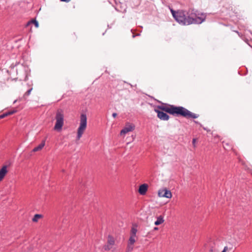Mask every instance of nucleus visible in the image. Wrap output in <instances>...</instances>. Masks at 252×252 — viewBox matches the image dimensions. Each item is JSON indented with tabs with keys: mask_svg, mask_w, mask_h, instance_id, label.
<instances>
[{
	"mask_svg": "<svg viewBox=\"0 0 252 252\" xmlns=\"http://www.w3.org/2000/svg\"><path fill=\"white\" fill-rule=\"evenodd\" d=\"M171 13L175 19L180 24L183 25H188L191 24H201L204 19L205 17L202 15L201 17H197L196 15L191 14L187 17L186 13L183 11L175 12L172 9Z\"/></svg>",
	"mask_w": 252,
	"mask_h": 252,
	"instance_id": "1",
	"label": "nucleus"
},
{
	"mask_svg": "<svg viewBox=\"0 0 252 252\" xmlns=\"http://www.w3.org/2000/svg\"><path fill=\"white\" fill-rule=\"evenodd\" d=\"M166 112L171 114L180 115L187 118H196L198 116L193 114L183 107H176L171 106L163 109Z\"/></svg>",
	"mask_w": 252,
	"mask_h": 252,
	"instance_id": "2",
	"label": "nucleus"
},
{
	"mask_svg": "<svg viewBox=\"0 0 252 252\" xmlns=\"http://www.w3.org/2000/svg\"><path fill=\"white\" fill-rule=\"evenodd\" d=\"M87 116L85 114H81L80 116V120L79 123V126L77 131V139L79 140L82 136L87 128Z\"/></svg>",
	"mask_w": 252,
	"mask_h": 252,
	"instance_id": "3",
	"label": "nucleus"
},
{
	"mask_svg": "<svg viewBox=\"0 0 252 252\" xmlns=\"http://www.w3.org/2000/svg\"><path fill=\"white\" fill-rule=\"evenodd\" d=\"M63 114L62 111H58L56 116V122L54 126V129L61 131L63 125Z\"/></svg>",
	"mask_w": 252,
	"mask_h": 252,
	"instance_id": "4",
	"label": "nucleus"
},
{
	"mask_svg": "<svg viewBox=\"0 0 252 252\" xmlns=\"http://www.w3.org/2000/svg\"><path fill=\"white\" fill-rule=\"evenodd\" d=\"M158 195L160 198H171L172 196V193L170 190L167 189L166 188L160 189L158 192Z\"/></svg>",
	"mask_w": 252,
	"mask_h": 252,
	"instance_id": "5",
	"label": "nucleus"
},
{
	"mask_svg": "<svg viewBox=\"0 0 252 252\" xmlns=\"http://www.w3.org/2000/svg\"><path fill=\"white\" fill-rule=\"evenodd\" d=\"M135 129V126L132 124H130L129 123H127L126 124L125 126L120 132V135L123 136H125V135L129 132L132 131Z\"/></svg>",
	"mask_w": 252,
	"mask_h": 252,
	"instance_id": "6",
	"label": "nucleus"
},
{
	"mask_svg": "<svg viewBox=\"0 0 252 252\" xmlns=\"http://www.w3.org/2000/svg\"><path fill=\"white\" fill-rule=\"evenodd\" d=\"M114 244L115 240L114 238L112 236L109 235L107 238V245L104 247V250L106 251L111 250Z\"/></svg>",
	"mask_w": 252,
	"mask_h": 252,
	"instance_id": "7",
	"label": "nucleus"
},
{
	"mask_svg": "<svg viewBox=\"0 0 252 252\" xmlns=\"http://www.w3.org/2000/svg\"><path fill=\"white\" fill-rule=\"evenodd\" d=\"M136 240V236H130L127 244V248L128 251H131L133 250V245Z\"/></svg>",
	"mask_w": 252,
	"mask_h": 252,
	"instance_id": "8",
	"label": "nucleus"
},
{
	"mask_svg": "<svg viewBox=\"0 0 252 252\" xmlns=\"http://www.w3.org/2000/svg\"><path fill=\"white\" fill-rule=\"evenodd\" d=\"M155 111L158 113V117L161 120L167 121L169 119V116L165 113L155 110Z\"/></svg>",
	"mask_w": 252,
	"mask_h": 252,
	"instance_id": "9",
	"label": "nucleus"
},
{
	"mask_svg": "<svg viewBox=\"0 0 252 252\" xmlns=\"http://www.w3.org/2000/svg\"><path fill=\"white\" fill-rule=\"evenodd\" d=\"M7 172L8 171L7 165L3 166L0 169V182L3 180Z\"/></svg>",
	"mask_w": 252,
	"mask_h": 252,
	"instance_id": "10",
	"label": "nucleus"
},
{
	"mask_svg": "<svg viewBox=\"0 0 252 252\" xmlns=\"http://www.w3.org/2000/svg\"><path fill=\"white\" fill-rule=\"evenodd\" d=\"M148 185L144 184L139 187L138 192L141 195H144L148 190Z\"/></svg>",
	"mask_w": 252,
	"mask_h": 252,
	"instance_id": "11",
	"label": "nucleus"
},
{
	"mask_svg": "<svg viewBox=\"0 0 252 252\" xmlns=\"http://www.w3.org/2000/svg\"><path fill=\"white\" fill-rule=\"evenodd\" d=\"M235 250V247L230 243L227 244L226 246L224 247L223 250L221 252H226L228 251L234 252Z\"/></svg>",
	"mask_w": 252,
	"mask_h": 252,
	"instance_id": "12",
	"label": "nucleus"
},
{
	"mask_svg": "<svg viewBox=\"0 0 252 252\" xmlns=\"http://www.w3.org/2000/svg\"><path fill=\"white\" fill-rule=\"evenodd\" d=\"M164 221V218L162 216H159L157 217V220L155 222L154 224L156 225H159L163 223Z\"/></svg>",
	"mask_w": 252,
	"mask_h": 252,
	"instance_id": "13",
	"label": "nucleus"
},
{
	"mask_svg": "<svg viewBox=\"0 0 252 252\" xmlns=\"http://www.w3.org/2000/svg\"><path fill=\"white\" fill-rule=\"evenodd\" d=\"M45 144V141H43L40 144H39L38 146L34 148L32 150V152H36L41 151L42 149V148L44 147Z\"/></svg>",
	"mask_w": 252,
	"mask_h": 252,
	"instance_id": "14",
	"label": "nucleus"
},
{
	"mask_svg": "<svg viewBox=\"0 0 252 252\" xmlns=\"http://www.w3.org/2000/svg\"><path fill=\"white\" fill-rule=\"evenodd\" d=\"M16 112V110H13V111H9L8 112L5 113L0 115V119L3 118H4L6 116H7L8 115H12V114L15 113Z\"/></svg>",
	"mask_w": 252,
	"mask_h": 252,
	"instance_id": "15",
	"label": "nucleus"
},
{
	"mask_svg": "<svg viewBox=\"0 0 252 252\" xmlns=\"http://www.w3.org/2000/svg\"><path fill=\"white\" fill-rule=\"evenodd\" d=\"M42 217V216L40 214H36L34 216L33 218L32 219V220L33 222H37L39 219L41 218Z\"/></svg>",
	"mask_w": 252,
	"mask_h": 252,
	"instance_id": "16",
	"label": "nucleus"
},
{
	"mask_svg": "<svg viewBox=\"0 0 252 252\" xmlns=\"http://www.w3.org/2000/svg\"><path fill=\"white\" fill-rule=\"evenodd\" d=\"M137 229L135 227H132L130 231V236H136Z\"/></svg>",
	"mask_w": 252,
	"mask_h": 252,
	"instance_id": "17",
	"label": "nucleus"
},
{
	"mask_svg": "<svg viewBox=\"0 0 252 252\" xmlns=\"http://www.w3.org/2000/svg\"><path fill=\"white\" fill-rule=\"evenodd\" d=\"M31 22H32V23L34 24V25H35V27L36 28H38V27H39L38 22L36 20H32L31 21Z\"/></svg>",
	"mask_w": 252,
	"mask_h": 252,
	"instance_id": "18",
	"label": "nucleus"
},
{
	"mask_svg": "<svg viewBox=\"0 0 252 252\" xmlns=\"http://www.w3.org/2000/svg\"><path fill=\"white\" fill-rule=\"evenodd\" d=\"M195 142H196V139H193L192 140V144L194 147H195Z\"/></svg>",
	"mask_w": 252,
	"mask_h": 252,
	"instance_id": "19",
	"label": "nucleus"
},
{
	"mask_svg": "<svg viewBox=\"0 0 252 252\" xmlns=\"http://www.w3.org/2000/svg\"><path fill=\"white\" fill-rule=\"evenodd\" d=\"M32 89H30V90H28V91L26 92V94H27V95H29V94H31V91H32Z\"/></svg>",
	"mask_w": 252,
	"mask_h": 252,
	"instance_id": "20",
	"label": "nucleus"
},
{
	"mask_svg": "<svg viewBox=\"0 0 252 252\" xmlns=\"http://www.w3.org/2000/svg\"><path fill=\"white\" fill-rule=\"evenodd\" d=\"M117 113H113L112 114V116H113L114 118H115V117L117 116Z\"/></svg>",
	"mask_w": 252,
	"mask_h": 252,
	"instance_id": "21",
	"label": "nucleus"
},
{
	"mask_svg": "<svg viewBox=\"0 0 252 252\" xmlns=\"http://www.w3.org/2000/svg\"><path fill=\"white\" fill-rule=\"evenodd\" d=\"M61 0L62 1L66 2H68L70 1V0Z\"/></svg>",
	"mask_w": 252,
	"mask_h": 252,
	"instance_id": "22",
	"label": "nucleus"
},
{
	"mask_svg": "<svg viewBox=\"0 0 252 252\" xmlns=\"http://www.w3.org/2000/svg\"><path fill=\"white\" fill-rule=\"evenodd\" d=\"M32 22L31 21H29L26 25V26H28L30 24H31Z\"/></svg>",
	"mask_w": 252,
	"mask_h": 252,
	"instance_id": "23",
	"label": "nucleus"
},
{
	"mask_svg": "<svg viewBox=\"0 0 252 252\" xmlns=\"http://www.w3.org/2000/svg\"><path fill=\"white\" fill-rule=\"evenodd\" d=\"M154 229L155 230H158V227H155V228H154Z\"/></svg>",
	"mask_w": 252,
	"mask_h": 252,
	"instance_id": "24",
	"label": "nucleus"
},
{
	"mask_svg": "<svg viewBox=\"0 0 252 252\" xmlns=\"http://www.w3.org/2000/svg\"><path fill=\"white\" fill-rule=\"evenodd\" d=\"M16 100H15V101H14V103H16Z\"/></svg>",
	"mask_w": 252,
	"mask_h": 252,
	"instance_id": "25",
	"label": "nucleus"
},
{
	"mask_svg": "<svg viewBox=\"0 0 252 252\" xmlns=\"http://www.w3.org/2000/svg\"><path fill=\"white\" fill-rule=\"evenodd\" d=\"M210 241H212V239L211 238H210Z\"/></svg>",
	"mask_w": 252,
	"mask_h": 252,
	"instance_id": "26",
	"label": "nucleus"
}]
</instances>
